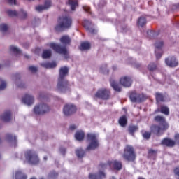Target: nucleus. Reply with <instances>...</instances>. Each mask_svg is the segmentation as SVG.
<instances>
[{"instance_id":"obj_22","label":"nucleus","mask_w":179,"mask_h":179,"mask_svg":"<svg viewBox=\"0 0 179 179\" xmlns=\"http://www.w3.org/2000/svg\"><path fill=\"white\" fill-rule=\"evenodd\" d=\"M147 23H148V21L146 20V17L143 16L140 17L137 20L138 27H145Z\"/></svg>"},{"instance_id":"obj_27","label":"nucleus","mask_w":179,"mask_h":179,"mask_svg":"<svg viewBox=\"0 0 179 179\" xmlns=\"http://www.w3.org/2000/svg\"><path fill=\"white\" fill-rule=\"evenodd\" d=\"M110 83L111 87H113V89H114L115 92H121V87H120V85L115 82V80L110 79Z\"/></svg>"},{"instance_id":"obj_9","label":"nucleus","mask_w":179,"mask_h":179,"mask_svg":"<svg viewBox=\"0 0 179 179\" xmlns=\"http://www.w3.org/2000/svg\"><path fill=\"white\" fill-rule=\"evenodd\" d=\"M95 97L101 99V100H110V97H111V91L106 88L99 89L95 94Z\"/></svg>"},{"instance_id":"obj_55","label":"nucleus","mask_w":179,"mask_h":179,"mask_svg":"<svg viewBox=\"0 0 179 179\" xmlns=\"http://www.w3.org/2000/svg\"><path fill=\"white\" fill-rule=\"evenodd\" d=\"M19 87H24L23 85H19Z\"/></svg>"},{"instance_id":"obj_32","label":"nucleus","mask_w":179,"mask_h":179,"mask_svg":"<svg viewBox=\"0 0 179 179\" xmlns=\"http://www.w3.org/2000/svg\"><path fill=\"white\" fill-rule=\"evenodd\" d=\"M15 179H27V176L23 172L18 171L15 173Z\"/></svg>"},{"instance_id":"obj_24","label":"nucleus","mask_w":179,"mask_h":179,"mask_svg":"<svg viewBox=\"0 0 179 179\" xmlns=\"http://www.w3.org/2000/svg\"><path fill=\"white\" fill-rule=\"evenodd\" d=\"M118 122L120 127H122L123 128H124V127H127V124H128V119L127 118V115H124L120 117L119 118Z\"/></svg>"},{"instance_id":"obj_38","label":"nucleus","mask_w":179,"mask_h":179,"mask_svg":"<svg viewBox=\"0 0 179 179\" xmlns=\"http://www.w3.org/2000/svg\"><path fill=\"white\" fill-rule=\"evenodd\" d=\"M10 51H12V52H15V54H20L21 51L19 50V48L15 47L14 45L10 46Z\"/></svg>"},{"instance_id":"obj_56","label":"nucleus","mask_w":179,"mask_h":179,"mask_svg":"<svg viewBox=\"0 0 179 179\" xmlns=\"http://www.w3.org/2000/svg\"><path fill=\"white\" fill-rule=\"evenodd\" d=\"M25 57H26V58H29V56H27V55H25Z\"/></svg>"},{"instance_id":"obj_52","label":"nucleus","mask_w":179,"mask_h":179,"mask_svg":"<svg viewBox=\"0 0 179 179\" xmlns=\"http://www.w3.org/2000/svg\"><path fill=\"white\" fill-rule=\"evenodd\" d=\"M60 152L62 153V155H65V152H66V150L65 148H60Z\"/></svg>"},{"instance_id":"obj_36","label":"nucleus","mask_w":179,"mask_h":179,"mask_svg":"<svg viewBox=\"0 0 179 179\" xmlns=\"http://www.w3.org/2000/svg\"><path fill=\"white\" fill-rule=\"evenodd\" d=\"M48 178L50 179H57L58 178V173L55 172V171H52L49 173Z\"/></svg>"},{"instance_id":"obj_20","label":"nucleus","mask_w":179,"mask_h":179,"mask_svg":"<svg viewBox=\"0 0 179 179\" xmlns=\"http://www.w3.org/2000/svg\"><path fill=\"white\" fill-rule=\"evenodd\" d=\"M51 7V1L50 0H46L45 1L44 6H37L36 7V10H37L38 12H41V10H44L45 9H48V8Z\"/></svg>"},{"instance_id":"obj_53","label":"nucleus","mask_w":179,"mask_h":179,"mask_svg":"<svg viewBox=\"0 0 179 179\" xmlns=\"http://www.w3.org/2000/svg\"><path fill=\"white\" fill-rule=\"evenodd\" d=\"M134 66H135V68H136L138 69L141 68V64H136L134 65Z\"/></svg>"},{"instance_id":"obj_10","label":"nucleus","mask_w":179,"mask_h":179,"mask_svg":"<svg viewBox=\"0 0 179 179\" xmlns=\"http://www.w3.org/2000/svg\"><path fill=\"white\" fill-rule=\"evenodd\" d=\"M50 111V106L45 103H41L34 108V113L36 115H43Z\"/></svg>"},{"instance_id":"obj_39","label":"nucleus","mask_w":179,"mask_h":179,"mask_svg":"<svg viewBox=\"0 0 179 179\" xmlns=\"http://www.w3.org/2000/svg\"><path fill=\"white\" fill-rule=\"evenodd\" d=\"M147 34H148V38H150V40H152V38H153V37H155V36H156V33L152 30L148 31Z\"/></svg>"},{"instance_id":"obj_8","label":"nucleus","mask_w":179,"mask_h":179,"mask_svg":"<svg viewBox=\"0 0 179 179\" xmlns=\"http://www.w3.org/2000/svg\"><path fill=\"white\" fill-rule=\"evenodd\" d=\"M129 99L131 103H143L148 100V96L145 94H138L135 91L129 92Z\"/></svg>"},{"instance_id":"obj_48","label":"nucleus","mask_w":179,"mask_h":179,"mask_svg":"<svg viewBox=\"0 0 179 179\" xmlns=\"http://www.w3.org/2000/svg\"><path fill=\"white\" fill-rule=\"evenodd\" d=\"M7 2L9 5H17L16 0H7Z\"/></svg>"},{"instance_id":"obj_4","label":"nucleus","mask_w":179,"mask_h":179,"mask_svg":"<svg viewBox=\"0 0 179 179\" xmlns=\"http://www.w3.org/2000/svg\"><path fill=\"white\" fill-rule=\"evenodd\" d=\"M122 157L124 160H127V162L135 163V160H136V152H135V148H134L132 145H126L124 149Z\"/></svg>"},{"instance_id":"obj_11","label":"nucleus","mask_w":179,"mask_h":179,"mask_svg":"<svg viewBox=\"0 0 179 179\" xmlns=\"http://www.w3.org/2000/svg\"><path fill=\"white\" fill-rule=\"evenodd\" d=\"M78 108H76V106L72 103H67L64 106L63 108V113L64 115L69 117V115H72V114H75Z\"/></svg>"},{"instance_id":"obj_7","label":"nucleus","mask_w":179,"mask_h":179,"mask_svg":"<svg viewBox=\"0 0 179 179\" xmlns=\"http://www.w3.org/2000/svg\"><path fill=\"white\" fill-rule=\"evenodd\" d=\"M24 156L26 160H27L28 163L30 164H38V163H40L38 155H37V152L34 150H27L24 153Z\"/></svg>"},{"instance_id":"obj_43","label":"nucleus","mask_w":179,"mask_h":179,"mask_svg":"<svg viewBox=\"0 0 179 179\" xmlns=\"http://www.w3.org/2000/svg\"><path fill=\"white\" fill-rule=\"evenodd\" d=\"M152 134H150V132L149 131H145L143 134V138H144V139H150V136H151Z\"/></svg>"},{"instance_id":"obj_5","label":"nucleus","mask_w":179,"mask_h":179,"mask_svg":"<svg viewBox=\"0 0 179 179\" xmlns=\"http://www.w3.org/2000/svg\"><path fill=\"white\" fill-rule=\"evenodd\" d=\"M87 141L90 142V144L86 148V150H96L98 149L100 144L99 143V140L97 139V136L93 133H88L87 134Z\"/></svg>"},{"instance_id":"obj_30","label":"nucleus","mask_w":179,"mask_h":179,"mask_svg":"<svg viewBox=\"0 0 179 179\" xmlns=\"http://www.w3.org/2000/svg\"><path fill=\"white\" fill-rule=\"evenodd\" d=\"M51 50H45L42 53V58L43 59H48V58H51Z\"/></svg>"},{"instance_id":"obj_2","label":"nucleus","mask_w":179,"mask_h":179,"mask_svg":"<svg viewBox=\"0 0 179 179\" xmlns=\"http://www.w3.org/2000/svg\"><path fill=\"white\" fill-rule=\"evenodd\" d=\"M68 73H69V69H68L66 66H62L60 68L57 85V90L59 93H65V92L69 90L71 85L69 84V81L65 79V78L68 76Z\"/></svg>"},{"instance_id":"obj_60","label":"nucleus","mask_w":179,"mask_h":179,"mask_svg":"<svg viewBox=\"0 0 179 179\" xmlns=\"http://www.w3.org/2000/svg\"><path fill=\"white\" fill-rule=\"evenodd\" d=\"M28 1H34V0H28Z\"/></svg>"},{"instance_id":"obj_17","label":"nucleus","mask_w":179,"mask_h":179,"mask_svg":"<svg viewBox=\"0 0 179 179\" xmlns=\"http://www.w3.org/2000/svg\"><path fill=\"white\" fill-rule=\"evenodd\" d=\"M22 103H24V104H27V106H31V104L34 103V97L27 94L22 98Z\"/></svg>"},{"instance_id":"obj_3","label":"nucleus","mask_w":179,"mask_h":179,"mask_svg":"<svg viewBox=\"0 0 179 179\" xmlns=\"http://www.w3.org/2000/svg\"><path fill=\"white\" fill-rule=\"evenodd\" d=\"M72 17L69 15L60 16L57 18V24L55 27V31L61 33L72 27Z\"/></svg>"},{"instance_id":"obj_51","label":"nucleus","mask_w":179,"mask_h":179,"mask_svg":"<svg viewBox=\"0 0 179 179\" xmlns=\"http://www.w3.org/2000/svg\"><path fill=\"white\" fill-rule=\"evenodd\" d=\"M69 129H71V131H73L74 129H76V126H75V124H72L70 126Z\"/></svg>"},{"instance_id":"obj_1","label":"nucleus","mask_w":179,"mask_h":179,"mask_svg":"<svg viewBox=\"0 0 179 179\" xmlns=\"http://www.w3.org/2000/svg\"><path fill=\"white\" fill-rule=\"evenodd\" d=\"M108 166V167H113L114 169V170H117V171H120V170L122 169V163L117 160L108 161V162L106 164L101 162L99 165L98 174L90 173V175L88 176L89 178L90 179L106 178V173H104V171H103L101 170H106V169H107Z\"/></svg>"},{"instance_id":"obj_19","label":"nucleus","mask_w":179,"mask_h":179,"mask_svg":"<svg viewBox=\"0 0 179 179\" xmlns=\"http://www.w3.org/2000/svg\"><path fill=\"white\" fill-rule=\"evenodd\" d=\"M90 22L89 20H85L83 22V26L86 29L87 31H89L91 34H96V29L92 27H90Z\"/></svg>"},{"instance_id":"obj_26","label":"nucleus","mask_w":179,"mask_h":179,"mask_svg":"<svg viewBox=\"0 0 179 179\" xmlns=\"http://www.w3.org/2000/svg\"><path fill=\"white\" fill-rule=\"evenodd\" d=\"M138 129H139V127L136 125L131 124L128 127V132L131 136H135V132H136Z\"/></svg>"},{"instance_id":"obj_14","label":"nucleus","mask_w":179,"mask_h":179,"mask_svg":"<svg viewBox=\"0 0 179 179\" xmlns=\"http://www.w3.org/2000/svg\"><path fill=\"white\" fill-rule=\"evenodd\" d=\"M132 78L128 76L122 77L120 79V83L122 86H124V87H131V86H132Z\"/></svg>"},{"instance_id":"obj_44","label":"nucleus","mask_w":179,"mask_h":179,"mask_svg":"<svg viewBox=\"0 0 179 179\" xmlns=\"http://www.w3.org/2000/svg\"><path fill=\"white\" fill-rule=\"evenodd\" d=\"M148 155H149V156H156V155H157V150H153V149H150L148 150Z\"/></svg>"},{"instance_id":"obj_29","label":"nucleus","mask_w":179,"mask_h":179,"mask_svg":"<svg viewBox=\"0 0 179 179\" xmlns=\"http://www.w3.org/2000/svg\"><path fill=\"white\" fill-rule=\"evenodd\" d=\"M75 138L76 141H79L80 142L81 141H83L85 139V132L82 131H78L76 132Z\"/></svg>"},{"instance_id":"obj_28","label":"nucleus","mask_w":179,"mask_h":179,"mask_svg":"<svg viewBox=\"0 0 179 179\" xmlns=\"http://www.w3.org/2000/svg\"><path fill=\"white\" fill-rule=\"evenodd\" d=\"M41 65L43 68H46V69H50L51 68H55L57 66V62H52L42 63Z\"/></svg>"},{"instance_id":"obj_59","label":"nucleus","mask_w":179,"mask_h":179,"mask_svg":"<svg viewBox=\"0 0 179 179\" xmlns=\"http://www.w3.org/2000/svg\"><path fill=\"white\" fill-rule=\"evenodd\" d=\"M39 179H44V178H43V177H42V178H39Z\"/></svg>"},{"instance_id":"obj_6","label":"nucleus","mask_w":179,"mask_h":179,"mask_svg":"<svg viewBox=\"0 0 179 179\" xmlns=\"http://www.w3.org/2000/svg\"><path fill=\"white\" fill-rule=\"evenodd\" d=\"M49 46L50 48H52L53 51L57 52V54L64 55L65 58H69V52L68 49H66V46H62L60 44L54 43H50Z\"/></svg>"},{"instance_id":"obj_25","label":"nucleus","mask_w":179,"mask_h":179,"mask_svg":"<svg viewBox=\"0 0 179 179\" xmlns=\"http://www.w3.org/2000/svg\"><path fill=\"white\" fill-rule=\"evenodd\" d=\"M76 155L78 159H83L86 156V151L82 149V148L76 150Z\"/></svg>"},{"instance_id":"obj_49","label":"nucleus","mask_w":179,"mask_h":179,"mask_svg":"<svg viewBox=\"0 0 179 179\" xmlns=\"http://www.w3.org/2000/svg\"><path fill=\"white\" fill-rule=\"evenodd\" d=\"M156 58L157 59H160L163 56V53H157V50H155Z\"/></svg>"},{"instance_id":"obj_50","label":"nucleus","mask_w":179,"mask_h":179,"mask_svg":"<svg viewBox=\"0 0 179 179\" xmlns=\"http://www.w3.org/2000/svg\"><path fill=\"white\" fill-rule=\"evenodd\" d=\"M83 8L85 10V12H87V13H90V7L87 6H84Z\"/></svg>"},{"instance_id":"obj_41","label":"nucleus","mask_w":179,"mask_h":179,"mask_svg":"<svg viewBox=\"0 0 179 179\" xmlns=\"http://www.w3.org/2000/svg\"><path fill=\"white\" fill-rule=\"evenodd\" d=\"M0 31H8V25L6 24H0Z\"/></svg>"},{"instance_id":"obj_45","label":"nucleus","mask_w":179,"mask_h":179,"mask_svg":"<svg viewBox=\"0 0 179 179\" xmlns=\"http://www.w3.org/2000/svg\"><path fill=\"white\" fill-rule=\"evenodd\" d=\"M1 82V84L0 85V90H3L6 88V82L2 81V80H0Z\"/></svg>"},{"instance_id":"obj_58","label":"nucleus","mask_w":179,"mask_h":179,"mask_svg":"<svg viewBox=\"0 0 179 179\" xmlns=\"http://www.w3.org/2000/svg\"><path fill=\"white\" fill-rule=\"evenodd\" d=\"M1 68H2V66L0 64V69H1Z\"/></svg>"},{"instance_id":"obj_15","label":"nucleus","mask_w":179,"mask_h":179,"mask_svg":"<svg viewBox=\"0 0 179 179\" xmlns=\"http://www.w3.org/2000/svg\"><path fill=\"white\" fill-rule=\"evenodd\" d=\"M165 63L170 68H176L178 65V62H177V59L176 57H171L165 59Z\"/></svg>"},{"instance_id":"obj_47","label":"nucleus","mask_w":179,"mask_h":179,"mask_svg":"<svg viewBox=\"0 0 179 179\" xmlns=\"http://www.w3.org/2000/svg\"><path fill=\"white\" fill-rule=\"evenodd\" d=\"M29 71L33 73L37 72V67L34 66H31L29 67Z\"/></svg>"},{"instance_id":"obj_54","label":"nucleus","mask_w":179,"mask_h":179,"mask_svg":"<svg viewBox=\"0 0 179 179\" xmlns=\"http://www.w3.org/2000/svg\"><path fill=\"white\" fill-rule=\"evenodd\" d=\"M43 159L45 160V162H46V160L48 159L47 156H45V157H43Z\"/></svg>"},{"instance_id":"obj_18","label":"nucleus","mask_w":179,"mask_h":179,"mask_svg":"<svg viewBox=\"0 0 179 179\" xmlns=\"http://www.w3.org/2000/svg\"><path fill=\"white\" fill-rule=\"evenodd\" d=\"M0 118L4 122H9L12 120V112L10 110H6Z\"/></svg>"},{"instance_id":"obj_31","label":"nucleus","mask_w":179,"mask_h":179,"mask_svg":"<svg viewBox=\"0 0 179 179\" xmlns=\"http://www.w3.org/2000/svg\"><path fill=\"white\" fill-rule=\"evenodd\" d=\"M69 5L71 6V10H75L77 6H78V1L76 0H69Z\"/></svg>"},{"instance_id":"obj_40","label":"nucleus","mask_w":179,"mask_h":179,"mask_svg":"<svg viewBox=\"0 0 179 179\" xmlns=\"http://www.w3.org/2000/svg\"><path fill=\"white\" fill-rule=\"evenodd\" d=\"M164 44V43H163V41H159V42L155 43V46L157 50H161V48L163 47Z\"/></svg>"},{"instance_id":"obj_46","label":"nucleus","mask_w":179,"mask_h":179,"mask_svg":"<svg viewBox=\"0 0 179 179\" xmlns=\"http://www.w3.org/2000/svg\"><path fill=\"white\" fill-rule=\"evenodd\" d=\"M20 14H21V17L22 19H26V17H27V13L24 12V10H20Z\"/></svg>"},{"instance_id":"obj_37","label":"nucleus","mask_w":179,"mask_h":179,"mask_svg":"<svg viewBox=\"0 0 179 179\" xmlns=\"http://www.w3.org/2000/svg\"><path fill=\"white\" fill-rule=\"evenodd\" d=\"M7 15L10 16V17H15V16H17V12L16 10H7Z\"/></svg>"},{"instance_id":"obj_12","label":"nucleus","mask_w":179,"mask_h":179,"mask_svg":"<svg viewBox=\"0 0 179 179\" xmlns=\"http://www.w3.org/2000/svg\"><path fill=\"white\" fill-rule=\"evenodd\" d=\"M154 121L158 125L163 127V129H169V123L166 122V117L162 115H157L154 117Z\"/></svg>"},{"instance_id":"obj_21","label":"nucleus","mask_w":179,"mask_h":179,"mask_svg":"<svg viewBox=\"0 0 179 179\" xmlns=\"http://www.w3.org/2000/svg\"><path fill=\"white\" fill-rule=\"evenodd\" d=\"M92 48V45L88 41H84L81 43L79 49L80 51H86L87 50H90Z\"/></svg>"},{"instance_id":"obj_16","label":"nucleus","mask_w":179,"mask_h":179,"mask_svg":"<svg viewBox=\"0 0 179 179\" xmlns=\"http://www.w3.org/2000/svg\"><path fill=\"white\" fill-rule=\"evenodd\" d=\"M161 144L168 148H174L176 146V141L171 140V138H165L162 141Z\"/></svg>"},{"instance_id":"obj_23","label":"nucleus","mask_w":179,"mask_h":179,"mask_svg":"<svg viewBox=\"0 0 179 179\" xmlns=\"http://www.w3.org/2000/svg\"><path fill=\"white\" fill-rule=\"evenodd\" d=\"M60 43L64 45H69L71 44V38L69 36L64 35L60 38Z\"/></svg>"},{"instance_id":"obj_13","label":"nucleus","mask_w":179,"mask_h":179,"mask_svg":"<svg viewBox=\"0 0 179 179\" xmlns=\"http://www.w3.org/2000/svg\"><path fill=\"white\" fill-rule=\"evenodd\" d=\"M167 129H163V126L159 124H152L150 127V131L152 134H155L157 136L163 135V131H166Z\"/></svg>"},{"instance_id":"obj_33","label":"nucleus","mask_w":179,"mask_h":179,"mask_svg":"<svg viewBox=\"0 0 179 179\" xmlns=\"http://www.w3.org/2000/svg\"><path fill=\"white\" fill-rule=\"evenodd\" d=\"M160 113H162V114H164L165 115H169L170 114V110L166 106H161Z\"/></svg>"},{"instance_id":"obj_35","label":"nucleus","mask_w":179,"mask_h":179,"mask_svg":"<svg viewBox=\"0 0 179 179\" xmlns=\"http://www.w3.org/2000/svg\"><path fill=\"white\" fill-rule=\"evenodd\" d=\"M157 68V66H156V64L155 63H150L148 66V69L150 72H153L154 71H156Z\"/></svg>"},{"instance_id":"obj_42","label":"nucleus","mask_w":179,"mask_h":179,"mask_svg":"<svg viewBox=\"0 0 179 179\" xmlns=\"http://www.w3.org/2000/svg\"><path fill=\"white\" fill-rule=\"evenodd\" d=\"M6 138L8 141H16V137L10 134H7Z\"/></svg>"},{"instance_id":"obj_34","label":"nucleus","mask_w":179,"mask_h":179,"mask_svg":"<svg viewBox=\"0 0 179 179\" xmlns=\"http://www.w3.org/2000/svg\"><path fill=\"white\" fill-rule=\"evenodd\" d=\"M155 99L157 103H160V101H164V96H163V94L159 92H157L155 94Z\"/></svg>"},{"instance_id":"obj_57","label":"nucleus","mask_w":179,"mask_h":179,"mask_svg":"<svg viewBox=\"0 0 179 179\" xmlns=\"http://www.w3.org/2000/svg\"><path fill=\"white\" fill-rule=\"evenodd\" d=\"M101 71H103V67H101Z\"/></svg>"}]
</instances>
